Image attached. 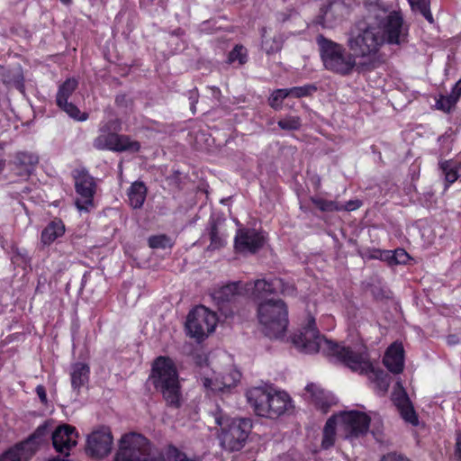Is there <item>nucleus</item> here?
Masks as SVG:
<instances>
[{"label":"nucleus","instance_id":"nucleus-1","mask_svg":"<svg viewBox=\"0 0 461 461\" xmlns=\"http://www.w3.org/2000/svg\"><path fill=\"white\" fill-rule=\"evenodd\" d=\"M369 12L366 22L359 23L347 41L349 50L361 58L375 55L385 43L401 44L407 33L402 13L384 0L371 6Z\"/></svg>","mask_w":461,"mask_h":461},{"label":"nucleus","instance_id":"nucleus-2","mask_svg":"<svg viewBox=\"0 0 461 461\" xmlns=\"http://www.w3.org/2000/svg\"><path fill=\"white\" fill-rule=\"evenodd\" d=\"M294 347L307 354L321 353L335 357L347 366L360 374L374 372L365 349H352L338 345L334 341L321 335L315 326V320L309 316L307 324L292 337Z\"/></svg>","mask_w":461,"mask_h":461},{"label":"nucleus","instance_id":"nucleus-3","mask_svg":"<svg viewBox=\"0 0 461 461\" xmlns=\"http://www.w3.org/2000/svg\"><path fill=\"white\" fill-rule=\"evenodd\" d=\"M246 398L254 412L264 418L276 419L291 407V399L286 393L268 386L248 389Z\"/></svg>","mask_w":461,"mask_h":461},{"label":"nucleus","instance_id":"nucleus-4","mask_svg":"<svg viewBox=\"0 0 461 461\" xmlns=\"http://www.w3.org/2000/svg\"><path fill=\"white\" fill-rule=\"evenodd\" d=\"M214 421L219 426L217 433L220 445L227 451H240L244 447L253 425L249 418H231L218 410Z\"/></svg>","mask_w":461,"mask_h":461},{"label":"nucleus","instance_id":"nucleus-5","mask_svg":"<svg viewBox=\"0 0 461 461\" xmlns=\"http://www.w3.org/2000/svg\"><path fill=\"white\" fill-rule=\"evenodd\" d=\"M150 379L167 405L178 408L181 404V388L178 374L172 359L158 357L153 363Z\"/></svg>","mask_w":461,"mask_h":461},{"label":"nucleus","instance_id":"nucleus-6","mask_svg":"<svg viewBox=\"0 0 461 461\" xmlns=\"http://www.w3.org/2000/svg\"><path fill=\"white\" fill-rule=\"evenodd\" d=\"M369 424L370 418L362 411H349L334 415L325 424L321 447L327 449L334 445L337 425L343 430L346 438H352L365 434Z\"/></svg>","mask_w":461,"mask_h":461},{"label":"nucleus","instance_id":"nucleus-7","mask_svg":"<svg viewBox=\"0 0 461 461\" xmlns=\"http://www.w3.org/2000/svg\"><path fill=\"white\" fill-rule=\"evenodd\" d=\"M257 315L266 336L280 339L285 335L288 325V311L284 301L271 298L258 303Z\"/></svg>","mask_w":461,"mask_h":461},{"label":"nucleus","instance_id":"nucleus-8","mask_svg":"<svg viewBox=\"0 0 461 461\" xmlns=\"http://www.w3.org/2000/svg\"><path fill=\"white\" fill-rule=\"evenodd\" d=\"M320 47V54L326 69L341 75H350L357 66L356 56L347 51L341 45L331 40L319 35L316 39Z\"/></svg>","mask_w":461,"mask_h":461},{"label":"nucleus","instance_id":"nucleus-9","mask_svg":"<svg viewBox=\"0 0 461 461\" xmlns=\"http://www.w3.org/2000/svg\"><path fill=\"white\" fill-rule=\"evenodd\" d=\"M114 461H164V458L158 451L152 449L144 436L131 432L121 438Z\"/></svg>","mask_w":461,"mask_h":461},{"label":"nucleus","instance_id":"nucleus-10","mask_svg":"<svg viewBox=\"0 0 461 461\" xmlns=\"http://www.w3.org/2000/svg\"><path fill=\"white\" fill-rule=\"evenodd\" d=\"M217 322L215 312L203 305H199L188 313L185 328L190 337L202 340L214 331Z\"/></svg>","mask_w":461,"mask_h":461},{"label":"nucleus","instance_id":"nucleus-11","mask_svg":"<svg viewBox=\"0 0 461 461\" xmlns=\"http://www.w3.org/2000/svg\"><path fill=\"white\" fill-rule=\"evenodd\" d=\"M244 293L251 294L258 303L267 301L271 294H282L284 295L292 294L294 288L292 285L285 283L281 278H271L269 280L258 279L252 283L243 284Z\"/></svg>","mask_w":461,"mask_h":461},{"label":"nucleus","instance_id":"nucleus-12","mask_svg":"<svg viewBox=\"0 0 461 461\" xmlns=\"http://www.w3.org/2000/svg\"><path fill=\"white\" fill-rule=\"evenodd\" d=\"M45 431V427H39L26 440L2 453L0 461H28L41 444Z\"/></svg>","mask_w":461,"mask_h":461},{"label":"nucleus","instance_id":"nucleus-13","mask_svg":"<svg viewBox=\"0 0 461 461\" xmlns=\"http://www.w3.org/2000/svg\"><path fill=\"white\" fill-rule=\"evenodd\" d=\"M113 445V438L111 429L108 427L100 426L87 435L85 449L87 456L102 459L111 453Z\"/></svg>","mask_w":461,"mask_h":461},{"label":"nucleus","instance_id":"nucleus-14","mask_svg":"<svg viewBox=\"0 0 461 461\" xmlns=\"http://www.w3.org/2000/svg\"><path fill=\"white\" fill-rule=\"evenodd\" d=\"M202 382L203 386L212 392H224L235 386L240 379V373L235 368L230 367L224 374L216 375L207 366L202 367Z\"/></svg>","mask_w":461,"mask_h":461},{"label":"nucleus","instance_id":"nucleus-15","mask_svg":"<svg viewBox=\"0 0 461 461\" xmlns=\"http://www.w3.org/2000/svg\"><path fill=\"white\" fill-rule=\"evenodd\" d=\"M76 192L78 198L75 205L80 212H88L95 208L94 195L95 193V183L94 177L86 172H81L76 176Z\"/></svg>","mask_w":461,"mask_h":461},{"label":"nucleus","instance_id":"nucleus-16","mask_svg":"<svg viewBox=\"0 0 461 461\" xmlns=\"http://www.w3.org/2000/svg\"><path fill=\"white\" fill-rule=\"evenodd\" d=\"M265 242V235L254 229L239 230L235 236V249L241 253H255Z\"/></svg>","mask_w":461,"mask_h":461},{"label":"nucleus","instance_id":"nucleus-17","mask_svg":"<svg viewBox=\"0 0 461 461\" xmlns=\"http://www.w3.org/2000/svg\"><path fill=\"white\" fill-rule=\"evenodd\" d=\"M78 434L76 428L70 425L58 427L52 434V443L55 449L66 456L77 443Z\"/></svg>","mask_w":461,"mask_h":461},{"label":"nucleus","instance_id":"nucleus-18","mask_svg":"<svg viewBox=\"0 0 461 461\" xmlns=\"http://www.w3.org/2000/svg\"><path fill=\"white\" fill-rule=\"evenodd\" d=\"M392 400L397 407L402 418L411 425L418 424V417L415 413L413 406L402 386V384L398 381L395 384L394 390L392 394Z\"/></svg>","mask_w":461,"mask_h":461},{"label":"nucleus","instance_id":"nucleus-19","mask_svg":"<svg viewBox=\"0 0 461 461\" xmlns=\"http://www.w3.org/2000/svg\"><path fill=\"white\" fill-rule=\"evenodd\" d=\"M384 364L392 373L399 374L404 366V350L402 343L394 342L386 350Z\"/></svg>","mask_w":461,"mask_h":461},{"label":"nucleus","instance_id":"nucleus-20","mask_svg":"<svg viewBox=\"0 0 461 461\" xmlns=\"http://www.w3.org/2000/svg\"><path fill=\"white\" fill-rule=\"evenodd\" d=\"M306 392L310 394L312 403L324 413L335 403L334 397L316 384L307 385Z\"/></svg>","mask_w":461,"mask_h":461},{"label":"nucleus","instance_id":"nucleus-21","mask_svg":"<svg viewBox=\"0 0 461 461\" xmlns=\"http://www.w3.org/2000/svg\"><path fill=\"white\" fill-rule=\"evenodd\" d=\"M242 294H245L244 285L240 282H237L215 290L212 294V298L220 305L233 301L237 295Z\"/></svg>","mask_w":461,"mask_h":461},{"label":"nucleus","instance_id":"nucleus-22","mask_svg":"<svg viewBox=\"0 0 461 461\" xmlns=\"http://www.w3.org/2000/svg\"><path fill=\"white\" fill-rule=\"evenodd\" d=\"M38 162L39 158L33 153H17L14 158V165L17 167V174L20 176H29Z\"/></svg>","mask_w":461,"mask_h":461},{"label":"nucleus","instance_id":"nucleus-23","mask_svg":"<svg viewBox=\"0 0 461 461\" xmlns=\"http://www.w3.org/2000/svg\"><path fill=\"white\" fill-rule=\"evenodd\" d=\"M438 166L445 179L446 188L456 182L461 176V161L448 159L440 161Z\"/></svg>","mask_w":461,"mask_h":461},{"label":"nucleus","instance_id":"nucleus-24","mask_svg":"<svg viewBox=\"0 0 461 461\" xmlns=\"http://www.w3.org/2000/svg\"><path fill=\"white\" fill-rule=\"evenodd\" d=\"M90 368L88 365L77 362L71 366V385L74 390H79L89 379Z\"/></svg>","mask_w":461,"mask_h":461},{"label":"nucleus","instance_id":"nucleus-25","mask_svg":"<svg viewBox=\"0 0 461 461\" xmlns=\"http://www.w3.org/2000/svg\"><path fill=\"white\" fill-rule=\"evenodd\" d=\"M147 188L145 185L142 182H134L128 190L130 205L134 209L140 208L145 202Z\"/></svg>","mask_w":461,"mask_h":461},{"label":"nucleus","instance_id":"nucleus-26","mask_svg":"<svg viewBox=\"0 0 461 461\" xmlns=\"http://www.w3.org/2000/svg\"><path fill=\"white\" fill-rule=\"evenodd\" d=\"M65 232V226L61 221H53L49 223L41 232V240L44 245H50Z\"/></svg>","mask_w":461,"mask_h":461},{"label":"nucleus","instance_id":"nucleus-27","mask_svg":"<svg viewBox=\"0 0 461 461\" xmlns=\"http://www.w3.org/2000/svg\"><path fill=\"white\" fill-rule=\"evenodd\" d=\"M116 138V132H99V135L93 141V146L98 150L114 151Z\"/></svg>","mask_w":461,"mask_h":461},{"label":"nucleus","instance_id":"nucleus-28","mask_svg":"<svg viewBox=\"0 0 461 461\" xmlns=\"http://www.w3.org/2000/svg\"><path fill=\"white\" fill-rule=\"evenodd\" d=\"M283 45V39L280 35L269 37L267 35V30H262V49L267 54H273L281 50Z\"/></svg>","mask_w":461,"mask_h":461},{"label":"nucleus","instance_id":"nucleus-29","mask_svg":"<svg viewBox=\"0 0 461 461\" xmlns=\"http://www.w3.org/2000/svg\"><path fill=\"white\" fill-rule=\"evenodd\" d=\"M140 149V143L131 140L127 135L117 134L115 149L116 152L129 151L131 153L138 152Z\"/></svg>","mask_w":461,"mask_h":461},{"label":"nucleus","instance_id":"nucleus-30","mask_svg":"<svg viewBox=\"0 0 461 461\" xmlns=\"http://www.w3.org/2000/svg\"><path fill=\"white\" fill-rule=\"evenodd\" d=\"M77 81L75 78L67 79L59 87L57 93V104H63L68 101V97L77 87Z\"/></svg>","mask_w":461,"mask_h":461},{"label":"nucleus","instance_id":"nucleus-31","mask_svg":"<svg viewBox=\"0 0 461 461\" xmlns=\"http://www.w3.org/2000/svg\"><path fill=\"white\" fill-rule=\"evenodd\" d=\"M408 2L412 11L420 13L429 23H432L429 0H408Z\"/></svg>","mask_w":461,"mask_h":461},{"label":"nucleus","instance_id":"nucleus-32","mask_svg":"<svg viewBox=\"0 0 461 461\" xmlns=\"http://www.w3.org/2000/svg\"><path fill=\"white\" fill-rule=\"evenodd\" d=\"M248 60V51L242 45H236L234 49L229 53L228 62L230 64L238 61L239 65H243Z\"/></svg>","mask_w":461,"mask_h":461},{"label":"nucleus","instance_id":"nucleus-33","mask_svg":"<svg viewBox=\"0 0 461 461\" xmlns=\"http://www.w3.org/2000/svg\"><path fill=\"white\" fill-rule=\"evenodd\" d=\"M57 104L73 119H76L79 122H84L88 118L86 113H81L79 109L72 103L66 101V103Z\"/></svg>","mask_w":461,"mask_h":461},{"label":"nucleus","instance_id":"nucleus-34","mask_svg":"<svg viewBox=\"0 0 461 461\" xmlns=\"http://www.w3.org/2000/svg\"><path fill=\"white\" fill-rule=\"evenodd\" d=\"M148 244L151 249H168L173 243L169 237L165 234L151 236L148 240Z\"/></svg>","mask_w":461,"mask_h":461},{"label":"nucleus","instance_id":"nucleus-35","mask_svg":"<svg viewBox=\"0 0 461 461\" xmlns=\"http://www.w3.org/2000/svg\"><path fill=\"white\" fill-rule=\"evenodd\" d=\"M317 90V87L314 85H304L302 86H294L291 88H287L289 95L300 98L303 96H308L314 93Z\"/></svg>","mask_w":461,"mask_h":461},{"label":"nucleus","instance_id":"nucleus-36","mask_svg":"<svg viewBox=\"0 0 461 461\" xmlns=\"http://www.w3.org/2000/svg\"><path fill=\"white\" fill-rule=\"evenodd\" d=\"M456 96L451 95V94L447 96L441 95L436 102V107L438 110L448 113L456 105Z\"/></svg>","mask_w":461,"mask_h":461},{"label":"nucleus","instance_id":"nucleus-37","mask_svg":"<svg viewBox=\"0 0 461 461\" xmlns=\"http://www.w3.org/2000/svg\"><path fill=\"white\" fill-rule=\"evenodd\" d=\"M211 244L209 245L210 249H217L225 244V238L221 234L216 227L212 225L210 231Z\"/></svg>","mask_w":461,"mask_h":461},{"label":"nucleus","instance_id":"nucleus-38","mask_svg":"<svg viewBox=\"0 0 461 461\" xmlns=\"http://www.w3.org/2000/svg\"><path fill=\"white\" fill-rule=\"evenodd\" d=\"M168 461H197L194 456H188L185 453L180 451L175 447H170L167 451Z\"/></svg>","mask_w":461,"mask_h":461},{"label":"nucleus","instance_id":"nucleus-39","mask_svg":"<svg viewBox=\"0 0 461 461\" xmlns=\"http://www.w3.org/2000/svg\"><path fill=\"white\" fill-rule=\"evenodd\" d=\"M287 96H290L287 88L275 90L272 93L271 97L269 99V104L271 107L276 110L279 109L281 107L283 100Z\"/></svg>","mask_w":461,"mask_h":461},{"label":"nucleus","instance_id":"nucleus-40","mask_svg":"<svg viewBox=\"0 0 461 461\" xmlns=\"http://www.w3.org/2000/svg\"><path fill=\"white\" fill-rule=\"evenodd\" d=\"M278 126L283 130L294 131L301 126V119L298 116H288L278 121Z\"/></svg>","mask_w":461,"mask_h":461},{"label":"nucleus","instance_id":"nucleus-41","mask_svg":"<svg viewBox=\"0 0 461 461\" xmlns=\"http://www.w3.org/2000/svg\"><path fill=\"white\" fill-rule=\"evenodd\" d=\"M121 131V122L119 119H111L102 122L99 132H116Z\"/></svg>","mask_w":461,"mask_h":461},{"label":"nucleus","instance_id":"nucleus-42","mask_svg":"<svg viewBox=\"0 0 461 461\" xmlns=\"http://www.w3.org/2000/svg\"><path fill=\"white\" fill-rule=\"evenodd\" d=\"M312 202L322 212L341 211V207L335 202L323 199H312Z\"/></svg>","mask_w":461,"mask_h":461},{"label":"nucleus","instance_id":"nucleus-43","mask_svg":"<svg viewBox=\"0 0 461 461\" xmlns=\"http://www.w3.org/2000/svg\"><path fill=\"white\" fill-rule=\"evenodd\" d=\"M375 378L379 392L384 393L388 390L390 384L387 375H384L383 372H377L375 373Z\"/></svg>","mask_w":461,"mask_h":461},{"label":"nucleus","instance_id":"nucleus-44","mask_svg":"<svg viewBox=\"0 0 461 461\" xmlns=\"http://www.w3.org/2000/svg\"><path fill=\"white\" fill-rule=\"evenodd\" d=\"M408 253L402 249H398L393 251L392 259L395 264H405L409 260Z\"/></svg>","mask_w":461,"mask_h":461},{"label":"nucleus","instance_id":"nucleus-45","mask_svg":"<svg viewBox=\"0 0 461 461\" xmlns=\"http://www.w3.org/2000/svg\"><path fill=\"white\" fill-rule=\"evenodd\" d=\"M361 206V202L359 200H350L347 202L345 204H339V207H341V210L345 211H354Z\"/></svg>","mask_w":461,"mask_h":461},{"label":"nucleus","instance_id":"nucleus-46","mask_svg":"<svg viewBox=\"0 0 461 461\" xmlns=\"http://www.w3.org/2000/svg\"><path fill=\"white\" fill-rule=\"evenodd\" d=\"M381 461H410L409 459L396 454H388Z\"/></svg>","mask_w":461,"mask_h":461},{"label":"nucleus","instance_id":"nucleus-47","mask_svg":"<svg viewBox=\"0 0 461 461\" xmlns=\"http://www.w3.org/2000/svg\"><path fill=\"white\" fill-rule=\"evenodd\" d=\"M36 393L39 396L41 402L45 403L47 402V394L44 386L38 385L36 387Z\"/></svg>","mask_w":461,"mask_h":461},{"label":"nucleus","instance_id":"nucleus-48","mask_svg":"<svg viewBox=\"0 0 461 461\" xmlns=\"http://www.w3.org/2000/svg\"><path fill=\"white\" fill-rule=\"evenodd\" d=\"M447 341L449 345L458 344L461 342V333L447 336Z\"/></svg>","mask_w":461,"mask_h":461},{"label":"nucleus","instance_id":"nucleus-49","mask_svg":"<svg viewBox=\"0 0 461 461\" xmlns=\"http://www.w3.org/2000/svg\"><path fill=\"white\" fill-rule=\"evenodd\" d=\"M451 95L456 96V100L458 101L461 96V79L458 80L452 88Z\"/></svg>","mask_w":461,"mask_h":461},{"label":"nucleus","instance_id":"nucleus-50","mask_svg":"<svg viewBox=\"0 0 461 461\" xmlns=\"http://www.w3.org/2000/svg\"><path fill=\"white\" fill-rule=\"evenodd\" d=\"M451 95L456 96V100L458 101L461 96V79L458 80L452 88Z\"/></svg>","mask_w":461,"mask_h":461},{"label":"nucleus","instance_id":"nucleus-51","mask_svg":"<svg viewBox=\"0 0 461 461\" xmlns=\"http://www.w3.org/2000/svg\"><path fill=\"white\" fill-rule=\"evenodd\" d=\"M190 100H191V111L193 113H195V104L197 103V95L194 94V93H192L191 94V96H190Z\"/></svg>","mask_w":461,"mask_h":461},{"label":"nucleus","instance_id":"nucleus-52","mask_svg":"<svg viewBox=\"0 0 461 461\" xmlns=\"http://www.w3.org/2000/svg\"><path fill=\"white\" fill-rule=\"evenodd\" d=\"M456 453L458 459L461 461V438H458L456 445Z\"/></svg>","mask_w":461,"mask_h":461},{"label":"nucleus","instance_id":"nucleus-53","mask_svg":"<svg viewBox=\"0 0 461 461\" xmlns=\"http://www.w3.org/2000/svg\"><path fill=\"white\" fill-rule=\"evenodd\" d=\"M339 5L338 3H333L330 5L329 10L325 11L324 16L327 18L329 15L330 11L337 9V7Z\"/></svg>","mask_w":461,"mask_h":461},{"label":"nucleus","instance_id":"nucleus-54","mask_svg":"<svg viewBox=\"0 0 461 461\" xmlns=\"http://www.w3.org/2000/svg\"><path fill=\"white\" fill-rule=\"evenodd\" d=\"M4 165H5V161L0 158V170L4 167Z\"/></svg>","mask_w":461,"mask_h":461},{"label":"nucleus","instance_id":"nucleus-55","mask_svg":"<svg viewBox=\"0 0 461 461\" xmlns=\"http://www.w3.org/2000/svg\"><path fill=\"white\" fill-rule=\"evenodd\" d=\"M63 4H69L71 0H60Z\"/></svg>","mask_w":461,"mask_h":461}]
</instances>
